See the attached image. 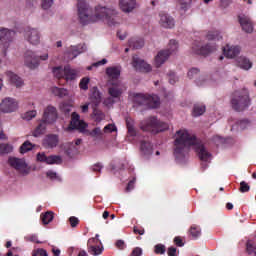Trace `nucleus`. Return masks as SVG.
<instances>
[{"label":"nucleus","instance_id":"0eeeda50","mask_svg":"<svg viewBox=\"0 0 256 256\" xmlns=\"http://www.w3.org/2000/svg\"><path fill=\"white\" fill-rule=\"evenodd\" d=\"M179 49V44L175 40H170L168 49L158 52L155 57V66L161 67L165 61L169 59V56Z\"/></svg>","mask_w":256,"mask_h":256},{"label":"nucleus","instance_id":"393cba45","mask_svg":"<svg viewBox=\"0 0 256 256\" xmlns=\"http://www.w3.org/2000/svg\"><path fill=\"white\" fill-rule=\"evenodd\" d=\"M8 163L11 167L16 169V171H25V169H27V163H25L23 159L9 158Z\"/></svg>","mask_w":256,"mask_h":256},{"label":"nucleus","instance_id":"58836bf2","mask_svg":"<svg viewBox=\"0 0 256 256\" xmlns=\"http://www.w3.org/2000/svg\"><path fill=\"white\" fill-rule=\"evenodd\" d=\"M52 93L56 97H61V98L67 97V95H68L67 89L59 88V87H53L52 88Z\"/></svg>","mask_w":256,"mask_h":256},{"label":"nucleus","instance_id":"c03bdc74","mask_svg":"<svg viewBox=\"0 0 256 256\" xmlns=\"http://www.w3.org/2000/svg\"><path fill=\"white\" fill-rule=\"evenodd\" d=\"M93 115L97 123H100V121H103L105 119V114H103V112L101 110H98L97 108H94Z\"/></svg>","mask_w":256,"mask_h":256},{"label":"nucleus","instance_id":"4d7b16f0","mask_svg":"<svg viewBox=\"0 0 256 256\" xmlns=\"http://www.w3.org/2000/svg\"><path fill=\"white\" fill-rule=\"evenodd\" d=\"M90 135L92 137H101V135H103V132H101V128L97 127L91 131Z\"/></svg>","mask_w":256,"mask_h":256},{"label":"nucleus","instance_id":"dca6fc26","mask_svg":"<svg viewBox=\"0 0 256 256\" xmlns=\"http://www.w3.org/2000/svg\"><path fill=\"white\" fill-rule=\"evenodd\" d=\"M132 65L136 71H140V73H149L151 71V65H149L145 60H141L138 57H133Z\"/></svg>","mask_w":256,"mask_h":256},{"label":"nucleus","instance_id":"8fccbe9b","mask_svg":"<svg viewBox=\"0 0 256 256\" xmlns=\"http://www.w3.org/2000/svg\"><path fill=\"white\" fill-rule=\"evenodd\" d=\"M240 193H249L251 191V186L245 181L240 182V188H239Z\"/></svg>","mask_w":256,"mask_h":256},{"label":"nucleus","instance_id":"09e8293b","mask_svg":"<svg viewBox=\"0 0 256 256\" xmlns=\"http://www.w3.org/2000/svg\"><path fill=\"white\" fill-rule=\"evenodd\" d=\"M35 117H37V111L36 110H30L28 112H26L24 115H23V119L25 121H31V119H35Z\"/></svg>","mask_w":256,"mask_h":256},{"label":"nucleus","instance_id":"864d4df0","mask_svg":"<svg viewBox=\"0 0 256 256\" xmlns=\"http://www.w3.org/2000/svg\"><path fill=\"white\" fill-rule=\"evenodd\" d=\"M55 0H42V9H51Z\"/></svg>","mask_w":256,"mask_h":256},{"label":"nucleus","instance_id":"c85d7f7f","mask_svg":"<svg viewBox=\"0 0 256 256\" xmlns=\"http://www.w3.org/2000/svg\"><path fill=\"white\" fill-rule=\"evenodd\" d=\"M6 75L10 81V83H12V85H15V87H22L23 86V79H21V77H18L17 74L8 71L6 72Z\"/></svg>","mask_w":256,"mask_h":256},{"label":"nucleus","instance_id":"9b49d317","mask_svg":"<svg viewBox=\"0 0 256 256\" xmlns=\"http://www.w3.org/2000/svg\"><path fill=\"white\" fill-rule=\"evenodd\" d=\"M110 87L108 88V93L110 97L113 99H119L121 95H123V92L125 91V85L121 83V81L111 82Z\"/></svg>","mask_w":256,"mask_h":256},{"label":"nucleus","instance_id":"bb28decb","mask_svg":"<svg viewBox=\"0 0 256 256\" xmlns=\"http://www.w3.org/2000/svg\"><path fill=\"white\" fill-rule=\"evenodd\" d=\"M140 151L143 153L146 157H149L150 155H153V144L149 141H141L140 143Z\"/></svg>","mask_w":256,"mask_h":256},{"label":"nucleus","instance_id":"6e6552de","mask_svg":"<svg viewBox=\"0 0 256 256\" xmlns=\"http://www.w3.org/2000/svg\"><path fill=\"white\" fill-rule=\"evenodd\" d=\"M216 51L217 45L215 43L201 45L195 42L192 45V53H194V55H202V57H207V55H211V53H215Z\"/></svg>","mask_w":256,"mask_h":256},{"label":"nucleus","instance_id":"aec40b11","mask_svg":"<svg viewBox=\"0 0 256 256\" xmlns=\"http://www.w3.org/2000/svg\"><path fill=\"white\" fill-rule=\"evenodd\" d=\"M238 21L242 27V31H245V33H253V22L249 16L240 15L238 16Z\"/></svg>","mask_w":256,"mask_h":256},{"label":"nucleus","instance_id":"5fc2aeb1","mask_svg":"<svg viewBox=\"0 0 256 256\" xmlns=\"http://www.w3.org/2000/svg\"><path fill=\"white\" fill-rule=\"evenodd\" d=\"M113 131H117L115 124H108L104 127V133H113Z\"/></svg>","mask_w":256,"mask_h":256},{"label":"nucleus","instance_id":"69168bd1","mask_svg":"<svg viewBox=\"0 0 256 256\" xmlns=\"http://www.w3.org/2000/svg\"><path fill=\"white\" fill-rule=\"evenodd\" d=\"M115 246L117 247V249H120L121 251H123V249H125V241L118 240L116 241Z\"/></svg>","mask_w":256,"mask_h":256},{"label":"nucleus","instance_id":"0e129e2a","mask_svg":"<svg viewBox=\"0 0 256 256\" xmlns=\"http://www.w3.org/2000/svg\"><path fill=\"white\" fill-rule=\"evenodd\" d=\"M169 83H170V85H175V83H177V76H175V72L170 73Z\"/></svg>","mask_w":256,"mask_h":256},{"label":"nucleus","instance_id":"13d9d810","mask_svg":"<svg viewBox=\"0 0 256 256\" xmlns=\"http://www.w3.org/2000/svg\"><path fill=\"white\" fill-rule=\"evenodd\" d=\"M141 255H143V249L139 247H135L131 252V256H141Z\"/></svg>","mask_w":256,"mask_h":256},{"label":"nucleus","instance_id":"39448f33","mask_svg":"<svg viewBox=\"0 0 256 256\" xmlns=\"http://www.w3.org/2000/svg\"><path fill=\"white\" fill-rule=\"evenodd\" d=\"M132 101L133 103H136V105H145L150 109H157V107H159L161 104L159 96L143 93H134Z\"/></svg>","mask_w":256,"mask_h":256},{"label":"nucleus","instance_id":"e2e57ef3","mask_svg":"<svg viewBox=\"0 0 256 256\" xmlns=\"http://www.w3.org/2000/svg\"><path fill=\"white\" fill-rule=\"evenodd\" d=\"M102 169L103 165H101V163H97L92 166V171H94V173H101Z\"/></svg>","mask_w":256,"mask_h":256},{"label":"nucleus","instance_id":"603ef678","mask_svg":"<svg viewBox=\"0 0 256 256\" xmlns=\"http://www.w3.org/2000/svg\"><path fill=\"white\" fill-rule=\"evenodd\" d=\"M32 256H49V254H47V250L43 248H38L33 251Z\"/></svg>","mask_w":256,"mask_h":256},{"label":"nucleus","instance_id":"a18cd8bd","mask_svg":"<svg viewBox=\"0 0 256 256\" xmlns=\"http://www.w3.org/2000/svg\"><path fill=\"white\" fill-rule=\"evenodd\" d=\"M165 251H167V248L163 244H157L154 246V253L156 255H165Z\"/></svg>","mask_w":256,"mask_h":256},{"label":"nucleus","instance_id":"72a5a7b5","mask_svg":"<svg viewBox=\"0 0 256 256\" xmlns=\"http://www.w3.org/2000/svg\"><path fill=\"white\" fill-rule=\"evenodd\" d=\"M52 73L56 79H65V66H57L52 69Z\"/></svg>","mask_w":256,"mask_h":256},{"label":"nucleus","instance_id":"f03ea898","mask_svg":"<svg viewBox=\"0 0 256 256\" xmlns=\"http://www.w3.org/2000/svg\"><path fill=\"white\" fill-rule=\"evenodd\" d=\"M176 135V139L174 140V157L178 161H183L187 156L189 147H193L200 161H209L211 153L207 151L203 142L197 139L196 135L190 134L187 130H178Z\"/></svg>","mask_w":256,"mask_h":256},{"label":"nucleus","instance_id":"9d476101","mask_svg":"<svg viewBox=\"0 0 256 256\" xmlns=\"http://www.w3.org/2000/svg\"><path fill=\"white\" fill-rule=\"evenodd\" d=\"M37 161H40V163H47V165H61L63 163V158L59 155L47 156L45 153H38Z\"/></svg>","mask_w":256,"mask_h":256},{"label":"nucleus","instance_id":"f3484780","mask_svg":"<svg viewBox=\"0 0 256 256\" xmlns=\"http://www.w3.org/2000/svg\"><path fill=\"white\" fill-rule=\"evenodd\" d=\"M106 75L108 76L109 83H117L121 77V66H112L106 68Z\"/></svg>","mask_w":256,"mask_h":256},{"label":"nucleus","instance_id":"de8ad7c7","mask_svg":"<svg viewBox=\"0 0 256 256\" xmlns=\"http://www.w3.org/2000/svg\"><path fill=\"white\" fill-rule=\"evenodd\" d=\"M89 77H84L80 80L79 87L82 91H87L89 89Z\"/></svg>","mask_w":256,"mask_h":256},{"label":"nucleus","instance_id":"4be33fe9","mask_svg":"<svg viewBox=\"0 0 256 256\" xmlns=\"http://www.w3.org/2000/svg\"><path fill=\"white\" fill-rule=\"evenodd\" d=\"M119 7L123 13H131L137 7V0H120Z\"/></svg>","mask_w":256,"mask_h":256},{"label":"nucleus","instance_id":"cd10ccee","mask_svg":"<svg viewBox=\"0 0 256 256\" xmlns=\"http://www.w3.org/2000/svg\"><path fill=\"white\" fill-rule=\"evenodd\" d=\"M236 62L238 67H240V69H244V71H249V69L253 67V63L251 62V60L244 56H240L239 58H237Z\"/></svg>","mask_w":256,"mask_h":256},{"label":"nucleus","instance_id":"6e6d98bb","mask_svg":"<svg viewBox=\"0 0 256 256\" xmlns=\"http://www.w3.org/2000/svg\"><path fill=\"white\" fill-rule=\"evenodd\" d=\"M69 223H70L71 227L75 228L79 225V218H77L75 216H71L69 218Z\"/></svg>","mask_w":256,"mask_h":256},{"label":"nucleus","instance_id":"4c0bfd02","mask_svg":"<svg viewBox=\"0 0 256 256\" xmlns=\"http://www.w3.org/2000/svg\"><path fill=\"white\" fill-rule=\"evenodd\" d=\"M33 147H35V145H33V143H31L30 141H25L21 146H20V153L22 155H25V153H28V151H32Z\"/></svg>","mask_w":256,"mask_h":256},{"label":"nucleus","instance_id":"c756f323","mask_svg":"<svg viewBox=\"0 0 256 256\" xmlns=\"http://www.w3.org/2000/svg\"><path fill=\"white\" fill-rule=\"evenodd\" d=\"M130 49H141L145 45L143 38L133 37L128 41Z\"/></svg>","mask_w":256,"mask_h":256},{"label":"nucleus","instance_id":"bf43d9fd","mask_svg":"<svg viewBox=\"0 0 256 256\" xmlns=\"http://www.w3.org/2000/svg\"><path fill=\"white\" fill-rule=\"evenodd\" d=\"M256 246L253 245V243H251V241H248L246 244V250L249 254L253 253V251H255Z\"/></svg>","mask_w":256,"mask_h":256},{"label":"nucleus","instance_id":"774afa93","mask_svg":"<svg viewBox=\"0 0 256 256\" xmlns=\"http://www.w3.org/2000/svg\"><path fill=\"white\" fill-rule=\"evenodd\" d=\"M167 253L168 256H177V248L169 247Z\"/></svg>","mask_w":256,"mask_h":256},{"label":"nucleus","instance_id":"37998d69","mask_svg":"<svg viewBox=\"0 0 256 256\" xmlns=\"http://www.w3.org/2000/svg\"><path fill=\"white\" fill-rule=\"evenodd\" d=\"M191 3H193V0H178L181 11H188L191 8Z\"/></svg>","mask_w":256,"mask_h":256},{"label":"nucleus","instance_id":"4468645a","mask_svg":"<svg viewBox=\"0 0 256 256\" xmlns=\"http://www.w3.org/2000/svg\"><path fill=\"white\" fill-rule=\"evenodd\" d=\"M25 39L30 42L31 45H39L41 41V35L39 30L35 28H27L24 34Z\"/></svg>","mask_w":256,"mask_h":256},{"label":"nucleus","instance_id":"2eb2a0df","mask_svg":"<svg viewBox=\"0 0 256 256\" xmlns=\"http://www.w3.org/2000/svg\"><path fill=\"white\" fill-rule=\"evenodd\" d=\"M57 145H59V135L57 134H48L42 140L44 149H55Z\"/></svg>","mask_w":256,"mask_h":256},{"label":"nucleus","instance_id":"3c124183","mask_svg":"<svg viewBox=\"0 0 256 256\" xmlns=\"http://www.w3.org/2000/svg\"><path fill=\"white\" fill-rule=\"evenodd\" d=\"M199 73H200L199 68H191L188 71V77H189V79H195V78L199 77Z\"/></svg>","mask_w":256,"mask_h":256},{"label":"nucleus","instance_id":"338daca9","mask_svg":"<svg viewBox=\"0 0 256 256\" xmlns=\"http://www.w3.org/2000/svg\"><path fill=\"white\" fill-rule=\"evenodd\" d=\"M174 243H175V245H177V247H183V245H185L183 243V239H181V237H179V236H176L174 238Z\"/></svg>","mask_w":256,"mask_h":256},{"label":"nucleus","instance_id":"49530a36","mask_svg":"<svg viewBox=\"0 0 256 256\" xmlns=\"http://www.w3.org/2000/svg\"><path fill=\"white\" fill-rule=\"evenodd\" d=\"M73 109V106L67 103H62L60 105V110L64 115H69L71 113V110Z\"/></svg>","mask_w":256,"mask_h":256},{"label":"nucleus","instance_id":"f704fd0d","mask_svg":"<svg viewBox=\"0 0 256 256\" xmlns=\"http://www.w3.org/2000/svg\"><path fill=\"white\" fill-rule=\"evenodd\" d=\"M205 111H206L205 105L195 104L193 107L192 115L193 117H201V115H203Z\"/></svg>","mask_w":256,"mask_h":256},{"label":"nucleus","instance_id":"473e14b6","mask_svg":"<svg viewBox=\"0 0 256 256\" xmlns=\"http://www.w3.org/2000/svg\"><path fill=\"white\" fill-rule=\"evenodd\" d=\"M45 129H47V124L41 120L40 124L33 131V137H41L45 133Z\"/></svg>","mask_w":256,"mask_h":256},{"label":"nucleus","instance_id":"6ab92c4d","mask_svg":"<svg viewBox=\"0 0 256 256\" xmlns=\"http://www.w3.org/2000/svg\"><path fill=\"white\" fill-rule=\"evenodd\" d=\"M159 17V23L161 27H164V29H173L175 27V19H173V17H171L170 15L161 12L159 14Z\"/></svg>","mask_w":256,"mask_h":256},{"label":"nucleus","instance_id":"5701e85b","mask_svg":"<svg viewBox=\"0 0 256 256\" xmlns=\"http://www.w3.org/2000/svg\"><path fill=\"white\" fill-rule=\"evenodd\" d=\"M223 53L227 59H235L241 53V47L226 45L223 48Z\"/></svg>","mask_w":256,"mask_h":256},{"label":"nucleus","instance_id":"79ce46f5","mask_svg":"<svg viewBox=\"0 0 256 256\" xmlns=\"http://www.w3.org/2000/svg\"><path fill=\"white\" fill-rule=\"evenodd\" d=\"M189 233L193 239H198V237H201V228L199 226L192 225L190 227Z\"/></svg>","mask_w":256,"mask_h":256},{"label":"nucleus","instance_id":"c9c22d12","mask_svg":"<svg viewBox=\"0 0 256 256\" xmlns=\"http://www.w3.org/2000/svg\"><path fill=\"white\" fill-rule=\"evenodd\" d=\"M53 218H54V213L51 211L41 214V216H40V219H41L43 225H49V223H51V221H53Z\"/></svg>","mask_w":256,"mask_h":256},{"label":"nucleus","instance_id":"f8f14e48","mask_svg":"<svg viewBox=\"0 0 256 256\" xmlns=\"http://www.w3.org/2000/svg\"><path fill=\"white\" fill-rule=\"evenodd\" d=\"M68 129H77L78 131H85V129H87V123L81 120V116H79L77 112H73L71 115V121Z\"/></svg>","mask_w":256,"mask_h":256},{"label":"nucleus","instance_id":"a878e982","mask_svg":"<svg viewBox=\"0 0 256 256\" xmlns=\"http://www.w3.org/2000/svg\"><path fill=\"white\" fill-rule=\"evenodd\" d=\"M62 151H64V154L67 155V157H73L79 151V149L75 146L73 142H66L61 145Z\"/></svg>","mask_w":256,"mask_h":256},{"label":"nucleus","instance_id":"b1692460","mask_svg":"<svg viewBox=\"0 0 256 256\" xmlns=\"http://www.w3.org/2000/svg\"><path fill=\"white\" fill-rule=\"evenodd\" d=\"M85 51H87V45L85 44L72 46L68 51V57L69 59H75L76 57H78V55H81V53H85Z\"/></svg>","mask_w":256,"mask_h":256},{"label":"nucleus","instance_id":"052dcab7","mask_svg":"<svg viewBox=\"0 0 256 256\" xmlns=\"http://www.w3.org/2000/svg\"><path fill=\"white\" fill-rule=\"evenodd\" d=\"M114 104H115V100L112 96L104 100V105H106V107H111Z\"/></svg>","mask_w":256,"mask_h":256},{"label":"nucleus","instance_id":"2f4dec72","mask_svg":"<svg viewBox=\"0 0 256 256\" xmlns=\"http://www.w3.org/2000/svg\"><path fill=\"white\" fill-rule=\"evenodd\" d=\"M126 127L129 137H137V129H135V121H133V119H126Z\"/></svg>","mask_w":256,"mask_h":256},{"label":"nucleus","instance_id":"423d86ee","mask_svg":"<svg viewBox=\"0 0 256 256\" xmlns=\"http://www.w3.org/2000/svg\"><path fill=\"white\" fill-rule=\"evenodd\" d=\"M49 54L36 55L32 50H27L24 54V63L29 69H37L39 67V61H47Z\"/></svg>","mask_w":256,"mask_h":256},{"label":"nucleus","instance_id":"1a4fd4ad","mask_svg":"<svg viewBox=\"0 0 256 256\" xmlns=\"http://www.w3.org/2000/svg\"><path fill=\"white\" fill-rule=\"evenodd\" d=\"M19 108V103L11 97L4 98L0 104V109L2 113H15Z\"/></svg>","mask_w":256,"mask_h":256},{"label":"nucleus","instance_id":"20e7f679","mask_svg":"<svg viewBox=\"0 0 256 256\" xmlns=\"http://www.w3.org/2000/svg\"><path fill=\"white\" fill-rule=\"evenodd\" d=\"M232 109L234 111H245L249 105H251V99L249 98V91L247 89L238 90L234 92V96L231 100Z\"/></svg>","mask_w":256,"mask_h":256},{"label":"nucleus","instance_id":"ddd939ff","mask_svg":"<svg viewBox=\"0 0 256 256\" xmlns=\"http://www.w3.org/2000/svg\"><path fill=\"white\" fill-rule=\"evenodd\" d=\"M57 108L54 106H47L44 110L42 121L47 125H51V123H55L57 121Z\"/></svg>","mask_w":256,"mask_h":256},{"label":"nucleus","instance_id":"a19ab883","mask_svg":"<svg viewBox=\"0 0 256 256\" xmlns=\"http://www.w3.org/2000/svg\"><path fill=\"white\" fill-rule=\"evenodd\" d=\"M90 99L95 107H97V105L101 103V92H99V90H94L90 96Z\"/></svg>","mask_w":256,"mask_h":256},{"label":"nucleus","instance_id":"7ed1b4c3","mask_svg":"<svg viewBox=\"0 0 256 256\" xmlns=\"http://www.w3.org/2000/svg\"><path fill=\"white\" fill-rule=\"evenodd\" d=\"M140 129L157 135V133L167 131V129H169V124L161 122V120L156 117H150L140 123Z\"/></svg>","mask_w":256,"mask_h":256},{"label":"nucleus","instance_id":"f257e3e1","mask_svg":"<svg viewBox=\"0 0 256 256\" xmlns=\"http://www.w3.org/2000/svg\"><path fill=\"white\" fill-rule=\"evenodd\" d=\"M77 11L81 25H89V23H96V21H106L109 27H116L121 23V16L114 8L96 6L93 11V8L85 0H78Z\"/></svg>","mask_w":256,"mask_h":256},{"label":"nucleus","instance_id":"412c9836","mask_svg":"<svg viewBox=\"0 0 256 256\" xmlns=\"http://www.w3.org/2000/svg\"><path fill=\"white\" fill-rule=\"evenodd\" d=\"M15 37V31L9 30L7 28H0V41L4 43V47H7V43H11Z\"/></svg>","mask_w":256,"mask_h":256},{"label":"nucleus","instance_id":"680f3d73","mask_svg":"<svg viewBox=\"0 0 256 256\" xmlns=\"http://www.w3.org/2000/svg\"><path fill=\"white\" fill-rule=\"evenodd\" d=\"M133 233H135V235H145V229L134 226Z\"/></svg>","mask_w":256,"mask_h":256},{"label":"nucleus","instance_id":"ea45409f","mask_svg":"<svg viewBox=\"0 0 256 256\" xmlns=\"http://www.w3.org/2000/svg\"><path fill=\"white\" fill-rule=\"evenodd\" d=\"M13 152V145L2 143L0 144V155H7Z\"/></svg>","mask_w":256,"mask_h":256},{"label":"nucleus","instance_id":"a211bd4d","mask_svg":"<svg viewBox=\"0 0 256 256\" xmlns=\"http://www.w3.org/2000/svg\"><path fill=\"white\" fill-rule=\"evenodd\" d=\"M98 242H99V239L97 238H92L88 240L87 247H88V253H90V255L97 256L103 253V247L96 246Z\"/></svg>","mask_w":256,"mask_h":256},{"label":"nucleus","instance_id":"e433bc0d","mask_svg":"<svg viewBox=\"0 0 256 256\" xmlns=\"http://www.w3.org/2000/svg\"><path fill=\"white\" fill-rule=\"evenodd\" d=\"M206 39H208V41H219V39H223V37L219 31L214 30L207 33Z\"/></svg>","mask_w":256,"mask_h":256},{"label":"nucleus","instance_id":"7c9ffc66","mask_svg":"<svg viewBox=\"0 0 256 256\" xmlns=\"http://www.w3.org/2000/svg\"><path fill=\"white\" fill-rule=\"evenodd\" d=\"M64 79L65 81H74V79H77V70L72 69L69 65L65 66Z\"/></svg>","mask_w":256,"mask_h":256}]
</instances>
